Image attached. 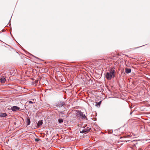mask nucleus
Returning <instances> with one entry per match:
<instances>
[{
  "mask_svg": "<svg viewBox=\"0 0 150 150\" xmlns=\"http://www.w3.org/2000/svg\"><path fill=\"white\" fill-rule=\"evenodd\" d=\"M115 68H111L109 71V72H108L106 74V78L108 80L111 79L112 78H113L115 76Z\"/></svg>",
  "mask_w": 150,
  "mask_h": 150,
  "instance_id": "obj_1",
  "label": "nucleus"
},
{
  "mask_svg": "<svg viewBox=\"0 0 150 150\" xmlns=\"http://www.w3.org/2000/svg\"><path fill=\"white\" fill-rule=\"evenodd\" d=\"M84 128V129H83L81 131L82 133H88L91 128V127L90 126H88L87 125H86Z\"/></svg>",
  "mask_w": 150,
  "mask_h": 150,
  "instance_id": "obj_2",
  "label": "nucleus"
},
{
  "mask_svg": "<svg viewBox=\"0 0 150 150\" xmlns=\"http://www.w3.org/2000/svg\"><path fill=\"white\" fill-rule=\"evenodd\" d=\"M20 108L18 107L13 106L12 107L11 109L13 111H16L20 109Z\"/></svg>",
  "mask_w": 150,
  "mask_h": 150,
  "instance_id": "obj_3",
  "label": "nucleus"
},
{
  "mask_svg": "<svg viewBox=\"0 0 150 150\" xmlns=\"http://www.w3.org/2000/svg\"><path fill=\"white\" fill-rule=\"evenodd\" d=\"M6 81V78L3 76L0 79V81L2 83H4Z\"/></svg>",
  "mask_w": 150,
  "mask_h": 150,
  "instance_id": "obj_4",
  "label": "nucleus"
},
{
  "mask_svg": "<svg viewBox=\"0 0 150 150\" xmlns=\"http://www.w3.org/2000/svg\"><path fill=\"white\" fill-rule=\"evenodd\" d=\"M65 104V103L64 102H61L58 104V106L59 107H61L64 105Z\"/></svg>",
  "mask_w": 150,
  "mask_h": 150,
  "instance_id": "obj_5",
  "label": "nucleus"
},
{
  "mask_svg": "<svg viewBox=\"0 0 150 150\" xmlns=\"http://www.w3.org/2000/svg\"><path fill=\"white\" fill-rule=\"evenodd\" d=\"M42 120H40L39 121L37 125L38 127L40 126L42 124Z\"/></svg>",
  "mask_w": 150,
  "mask_h": 150,
  "instance_id": "obj_6",
  "label": "nucleus"
},
{
  "mask_svg": "<svg viewBox=\"0 0 150 150\" xmlns=\"http://www.w3.org/2000/svg\"><path fill=\"white\" fill-rule=\"evenodd\" d=\"M125 72L127 74L130 73L131 71V70L130 69L126 68L125 69Z\"/></svg>",
  "mask_w": 150,
  "mask_h": 150,
  "instance_id": "obj_7",
  "label": "nucleus"
},
{
  "mask_svg": "<svg viewBox=\"0 0 150 150\" xmlns=\"http://www.w3.org/2000/svg\"><path fill=\"white\" fill-rule=\"evenodd\" d=\"M76 113L77 115L80 116L81 114H82V112L80 110H76Z\"/></svg>",
  "mask_w": 150,
  "mask_h": 150,
  "instance_id": "obj_8",
  "label": "nucleus"
},
{
  "mask_svg": "<svg viewBox=\"0 0 150 150\" xmlns=\"http://www.w3.org/2000/svg\"><path fill=\"white\" fill-rule=\"evenodd\" d=\"M6 116V114L5 113H1L0 114V117H4Z\"/></svg>",
  "mask_w": 150,
  "mask_h": 150,
  "instance_id": "obj_9",
  "label": "nucleus"
},
{
  "mask_svg": "<svg viewBox=\"0 0 150 150\" xmlns=\"http://www.w3.org/2000/svg\"><path fill=\"white\" fill-rule=\"evenodd\" d=\"M26 122L27 125H29L30 123V119L27 118L26 120Z\"/></svg>",
  "mask_w": 150,
  "mask_h": 150,
  "instance_id": "obj_10",
  "label": "nucleus"
},
{
  "mask_svg": "<svg viewBox=\"0 0 150 150\" xmlns=\"http://www.w3.org/2000/svg\"><path fill=\"white\" fill-rule=\"evenodd\" d=\"M63 122V120L62 119H59L58 120V122L59 123H62Z\"/></svg>",
  "mask_w": 150,
  "mask_h": 150,
  "instance_id": "obj_11",
  "label": "nucleus"
},
{
  "mask_svg": "<svg viewBox=\"0 0 150 150\" xmlns=\"http://www.w3.org/2000/svg\"><path fill=\"white\" fill-rule=\"evenodd\" d=\"M80 116H81L83 118H85L86 117V116L84 115L83 112H82V114H81Z\"/></svg>",
  "mask_w": 150,
  "mask_h": 150,
  "instance_id": "obj_12",
  "label": "nucleus"
},
{
  "mask_svg": "<svg viewBox=\"0 0 150 150\" xmlns=\"http://www.w3.org/2000/svg\"><path fill=\"white\" fill-rule=\"evenodd\" d=\"M101 102V101H100L98 103L96 102V105L97 106H99Z\"/></svg>",
  "mask_w": 150,
  "mask_h": 150,
  "instance_id": "obj_13",
  "label": "nucleus"
},
{
  "mask_svg": "<svg viewBox=\"0 0 150 150\" xmlns=\"http://www.w3.org/2000/svg\"><path fill=\"white\" fill-rule=\"evenodd\" d=\"M35 140L36 142H38V141H39L40 140V139H39L37 138V139H35Z\"/></svg>",
  "mask_w": 150,
  "mask_h": 150,
  "instance_id": "obj_14",
  "label": "nucleus"
},
{
  "mask_svg": "<svg viewBox=\"0 0 150 150\" xmlns=\"http://www.w3.org/2000/svg\"><path fill=\"white\" fill-rule=\"evenodd\" d=\"M29 103V104H30V103H33V102H32V101H29L28 102Z\"/></svg>",
  "mask_w": 150,
  "mask_h": 150,
  "instance_id": "obj_15",
  "label": "nucleus"
},
{
  "mask_svg": "<svg viewBox=\"0 0 150 150\" xmlns=\"http://www.w3.org/2000/svg\"><path fill=\"white\" fill-rule=\"evenodd\" d=\"M136 47V48H134V49H135L136 48H138V47Z\"/></svg>",
  "mask_w": 150,
  "mask_h": 150,
  "instance_id": "obj_16",
  "label": "nucleus"
}]
</instances>
